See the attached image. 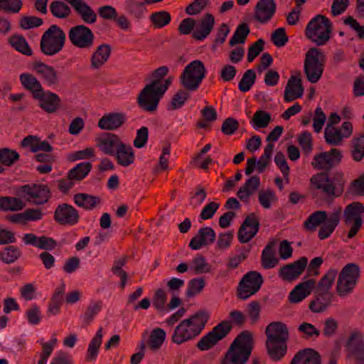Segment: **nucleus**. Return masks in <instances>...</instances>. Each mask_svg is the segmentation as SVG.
<instances>
[{"mask_svg": "<svg viewBox=\"0 0 364 364\" xmlns=\"http://www.w3.org/2000/svg\"><path fill=\"white\" fill-rule=\"evenodd\" d=\"M352 143L351 156L355 161H360L364 158V134L354 137Z\"/></svg>", "mask_w": 364, "mask_h": 364, "instance_id": "obj_56", "label": "nucleus"}, {"mask_svg": "<svg viewBox=\"0 0 364 364\" xmlns=\"http://www.w3.org/2000/svg\"><path fill=\"white\" fill-rule=\"evenodd\" d=\"M250 33V29L247 23L239 24L229 41V45L232 47L237 43H244Z\"/></svg>", "mask_w": 364, "mask_h": 364, "instance_id": "obj_47", "label": "nucleus"}, {"mask_svg": "<svg viewBox=\"0 0 364 364\" xmlns=\"http://www.w3.org/2000/svg\"><path fill=\"white\" fill-rule=\"evenodd\" d=\"M341 151L338 149H331L330 151H323L314 156L311 165L317 170L328 172L338 165L342 159Z\"/></svg>", "mask_w": 364, "mask_h": 364, "instance_id": "obj_14", "label": "nucleus"}, {"mask_svg": "<svg viewBox=\"0 0 364 364\" xmlns=\"http://www.w3.org/2000/svg\"><path fill=\"white\" fill-rule=\"evenodd\" d=\"M19 154L9 148L0 149V164L1 166H11L14 163L19 160Z\"/></svg>", "mask_w": 364, "mask_h": 364, "instance_id": "obj_51", "label": "nucleus"}, {"mask_svg": "<svg viewBox=\"0 0 364 364\" xmlns=\"http://www.w3.org/2000/svg\"><path fill=\"white\" fill-rule=\"evenodd\" d=\"M166 339V332L161 328L154 329L148 341L149 346L153 350L159 349Z\"/></svg>", "mask_w": 364, "mask_h": 364, "instance_id": "obj_53", "label": "nucleus"}, {"mask_svg": "<svg viewBox=\"0 0 364 364\" xmlns=\"http://www.w3.org/2000/svg\"><path fill=\"white\" fill-rule=\"evenodd\" d=\"M343 137L341 130L327 124L324 132V138L327 144L335 146L338 145L341 141Z\"/></svg>", "mask_w": 364, "mask_h": 364, "instance_id": "obj_54", "label": "nucleus"}, {"mask_svg": "<svg viewBox=\"0 0 364 364\" xmlns=\"http://www.w3.org/2000/svg\"><path fill=\"white\" fill-rule=\"evenodd\" d=\"M253 348L252 333L249 331H242L231 343L220 364H246Z\"/></svg>", "mask_w": 364, "mask_h": 364, "instance_id": "obj_5", "label": "nucleus"}, {"mask_svg": "<svg viewBox=\"0 0 364 364\" xmlns=\"http://www.w3.org/2000/svg\"><path fill=\"white\" fill-rule=\"evenodd\" d=\"M321 355L318 351L307 348L299 350L292 358L290 364H321Z\"/></svg>", "mask_w": 364, "mask_h": 364, "instance_id": "obj_30", "label": "nucleus"}, {"mask_svg": "<svg viewBox=\"0 0 364 364\" xmlns=\"http://www.w3.org/2000/svg\"><path fill=\"white\" fill-rule=\"evenodd\" d=\"M22 256L21 250L14 245H9L0 250V260L6 264H13Z\"/></svg>", "mask_w": 364, "mask_h": 364, "instance_id": "obj_41", "label": "nucleus"}, {"mask_svg": "<svg viewBox=\"0 0 364 364\" xmlns=\"http://www.w3.org/2000/svg\"><path fill=\"white\" fill-rule=\"evenodd\" d=\"M22 6L21 0H0V11L6 13H18Z\"/></svg>", "mask_w": 364, "mask_h": 364, "instance_id": "obj_60", "label": "nucleus"}, {"mask_svg": "<svg viewBox=\"0 0 364 364\" xmlns=\"http://www.w3.org/2000/svg\"><path fill=\"white\" fill-rule=\"evenodd\" d=\"M229 317L231 318V321H222L198 341L196 347L200 350H208L213 348L219 341L225 338L232 329V323L241 328L244 326L247 320L245 314L238 310L230 311Z\"/></svg>", "mask_w": 364, "mask_h": 364, "instance_id": "obj_3", "label": "nucleus"}, {"mask_svg": "<svg viewBox=\"0 0 364 364\" xmlns=\"http://www.w3.org/2000/svg\"><path fill=\"white\" fill-rule=\"evenodd\" d=\"M171 83V78L166 79L164 83L156 85L151 82L146 85L139 93L136 102L144 111L154 112L156 110L160 100L163 97Z\"/></svg>", "mask_w": 364, "mask_h": 364, "instance_id": "obj_6", "label": "nucleus"}, {"mask_svg": "<svg viewBox=\"0 0 364 364\" xmlns=\"http://www.w3.org/2000/svg\"><path fill=\"white\" fill-rule=\"evenodd\" d=\"M65 40L66 36L63 29L57 25H51L41 36V51L46 55H55L62 50Z\"/></svg>", "mask_w": 364, "mask_h": 364, "instance_id": "obj_7", "label": "nucleus"}, {"mask_svg": "<svg viewBox=\"0 0 364 364\" xmlns=\"http://www.w3.org/2000/svg\"><path fill=\"white\" fill-rule=\"evenodd\" d=\"M216 238L214 230L210 227L200 228L197 234L191 240L188 247L193 250H198L203 247L212 245Z\"/></svg>", "mask_w": 364, "mask_h": 364, "instance_id": "obj_19", "label": "nucleus"}, {"mask_svg": "<svg viewBox=\"0 0 364 364\" xmlns=\"http://www.w3.org/2000/svg\"><path fill=\"white\" fill-rule=\"evenodd\" d=\"M43 23V21L41 18L34 16H23L19 21L20 27L24 30L39 27Z\"/></svg>", "mask_w": 364, "mask_h": 364, "instance_id": "obj_62", "label": "nucleus"}, {"mask_svg": "<svg viewBox=\"0 0 364 364\" xmlns=\"http://www.w3.org/2000/svg\"><path fill=\"white\" fill-rule=\"evenodd\" d=\"M259 225V220L256 214H249L238 230L237 238L240 242L245 244L250 242L258 232Z\"/></svg>", "mask_w": 364, "mask_h": 364, "instance_id": "obj_16", "label": "nucleus"}, {"mask_svg": "<svg viewBox=\"0 0 364 364\" xmlns=\"http://www.w3.org/2000/svg\"><path fill=\"white\" fill-rule=\"evenodd\" d=\"M265 347L269 358L274 362L281 360L288 348L289 332L287 325L280 321L271 322L265 328Z\"/></svg>", "mask_w": 364, "mask_h": 364, "instance_id": "obj_1", "label": "nucleus"}, {"mask_svg": "<svg viewBox=\"0 0 364 364\" xmlns=\"http://www.w3.org/2000/svg\"><path fill=\"white\" fill-rule=\"evenodd\" d=\"M193 267L196 274L208 273L210 271V264L206 262L205 258L201 255H197L192 260Z\"/></svg>", "mask_w": 364, "mask_h": 364, "instance_id": "obj_61", "label": "nucleus"}, {"mask_svg": "<svg viewBox=\"0 0 364 364\" xmlns=\"http://www.w3.org/2000/svg\"><path fill=\"white\" fill-rule=\"evenodd\" d=\"M112 52L110 45L103 43L99 46L91 56V67L93 69H99L109 59Z\"/></svg>", "mask_w": 364, "mask_h": 364, "instance_id": "obj_32", "label": "nucleus"}, {"mask_svg": "<svg viewBox=\"0 0 364 364\" xmlns=\"http://www.w3.org/2000/svg\"><path fill=\"white\" fill-rule=\"evenodd\" d=\"M304 87L300 77L291 76L288 80L284 90V100L290 102L296 99L300 98L304 94Z\"/></svg>", "mask_w": 364, "mask_h": 364, "instance_id": "obj_28", "label": "nucleus"}, {"mask_svg": "<svg viewBox=\"0 0 364 364\" xmlns=\"http://www.w3.org/2000/svg\"><path fill=\"white\" fill-rule=\"evenodd\" d=\"M272 121L271 114L264 110H257L252 118L255 129L265 128Z\"/></svg>", "mask_w": 364, "mask_h": 364, "instance_id": "obj_57", "label": "nucleus"}, {"mask_svg": "<svg viewBox=\"0 0 364 364\" xmlns=\"http://www.w3.org/2000/svg\"><path fill=\"white\" fill-rule=\"evenodd\" d=\"M34 99L39 101V107L48 114L55 112L61 105L60 97L50 91L43 90Z\"/></svg>", "mask_w": 364, "mask_h": 364, "instance_id": "obj_21", "label": "nucleus"}, {"mask_svg": "<svg viewBox=\"0 0 364 364\" xmlns=\"http://www.w3.org/2000/svg\"><path fill=\"white\" fill-rule=\"evenodd\" d=\"M346 346L354 357L355 364H364V340L360 332H353L346 342Z\"/></svg>", "mask_w": 364, "mask_h": 364, "instance_id": "obj_20", "label": "nucleus"}, {"mask_svg": "<svg viewBox=\"0 0 364 364\" xmlns=\"http://www.w3.org/2000/svg\"><path fill=\"white\" fill-rule=\"evenodd\" d=\"M54 220L62 225H74L80 219L78 210L68 203L59 204L53 215Z\"/></svg>", "mask_w": 364, "mask_h": 364, "instance_id": "obj_18", "label": "nucleus"}, {"mask_svg": "<svg viewBox=\"0 0 364 364\" xmlns=\"http://www.w3.org/2000/svg\"><path fill=\"white\" fill-rule=\"evenodd\" d=\"M341 210L339 208L338 210L331 213L328 218L321 226L318 236L320 240H325L330 237L333 232L336 228L338 225L341 218Z\"/></svg>", "mask_w": 364, "mask_h": 364, "instance_id": "obj_31", "label": "nucleus"}, {"mask_svg": "<svg viewBox=\"0 0 364 364\" xmlns=\"http://www.w3.org/2000/svg\"><path fill=\"white\" fill-rule=\"evenodd\" d=\"M206 73L207 70L201 60H193L185 67L181 73L180 84L188 91H196L205 77Z\"/></svg>", "mask_w": 364, "mask_h": 364, "instance_id": "obj_9", "label": "nucleus"}, {"mask_svg": "<svg viewBox=\"0 0 364 364\" xmlns=\"http://www.w3.org/2000/svg\"><path fill=\"white\" fill-rule=\"evenodd\" d=\"M332 23L326 16L316 15L307 24L306 36L317 46L325 45L330 39Z\"/></svg>", "mask_w": 364, "mask_h": 364, "instance_id": "obj_8", "label": "nucleus"}, {"mask_svg": "<svg viewBox=\"0 0 364 364\" xmlns=\"http://www.w3.org/2000/svg\"><path fill=\"white\" fill-rule=\"evenodd\" d=\"M316 281L314 279L306 280L298 284L289 295V301L292 304H296L311 294L314 287Z\"/></svg>", "mask_w": 364, "mask_h": 364, "instance_id": "obj_27", "label": "nucleus"}, {"mask_svg": "<svg viewBox=\"0 0 364 364\" xmlns=\"http://www.w3.org/2000/svg\"><path fill=\"white\" fill-rule=\"evenodd\" d=\"M360 277V268L355 263L346 264L338 275L336 290L339 296H344L350 293L355 287Z\"/></svg>", "mask_w": 364, "mask_h": 364, "instance_id": "obj_11", "label": "nucleus"}, {"mask_svg": "<svg viewBox=\"0 0 364 364\" xmlns=\"http://www.w3.org/2000/svg\"><path fill=\"white\" fill-rule=\"evenodd\" d=\"M264 282L262 274L256 271L246 273L240 280L237 289V296L242 300L255 294Z\"/></svg>", "mask_w": 364, "mask_h": 364, "instance_id": "obj_12", "label": "nucleus"}, {"mask_svg": "<svg viewBox=\"0 0 364 364\" xmlns=\"http://www.w3.org/2000/svg\"><path fill=\"white\" fill-rule=\"evenodd\" d=\"M9 42L14 49L22 54L28 56L32 55V50L23 36L13 35L9 38Z\"/></svg>", "mask_w": 364, "mask_h": 364, "instance_id": "obj_44", "label": "nucleus"}, {"mask_svg": "<svg viewBox=\"0 0 364 364\" xmlns=\"http://www.w3.org/2000/svg\"><path fill=\"white\" fill-rule=\"evenodd\" d=\"M92 165L90 162H82L77 164L68 173L69 180L82 181L90 172Z\"/></svg>", "mask_w": 364, "mask_h": 364, "instance_id": "obj_39", "label": "nucleus"}, {"mask_svg": "<svg viewBox=\"0 0 364 364\" xmlns=\"http://www.w3.org/2000/svg\"><path fill=\"white\" fill-rule=\"evenodd\" d=\"M337 273V270L336 269H329L327 273L319 280L316 289L321 291L330 292V289L333 284Z\"/></svg>", "mask_w": 364, "mask_h": 364, "instance_id": "obj_50", "label": "nucleus"}, {"mask_svg": "<svg viewBox=\"0 0 364 364\" xmlns=\"http://www.w3.org/2000/svg\"><path fill=\"white\" fill-rule=\"evenodd\" d=\"M364 213V205L360 202H353L348 204L343 213V220L346 225H349L358 218H362Z\"/></svg>", "mask_w": 364, "mask_h": 364, "instance_id": "obj_37", "label": "nucleus"}, {"mask_svg": "<svg viewBox=\"0 0 364 364\" xmlns=\"http://www.w3.org/2000/svg\"><path fill=\"white\" fill-rule=\"evenodd\" d=\"M127 256H124L118 260H115L112 267V273L120 277V287L122 289H124L128 278L127 273L122 269V267L127 262Z\"/></svg>", "mask_w": 364, "mask_h": 364, "instance_id": "obj_48", "label": "nucleus"}, {"mask_svg": "<svg viewBox=\"0 0 364 364\" xmlns=\"http://www.w3.org/2000/svg\"><path fill=\"white\" fill-rule=\"evenodd\" d=\"M274 241L268 242L262 252L261 262L264 269H271L274 267L279 262V260L274 257L275 250Z\"/></svg>", "mask_w": 364, "mask_h": 364, "instance_id": "obj_38", "label": "nucleus"}, {"mask_svg": "<svg viewBox=\"0 0 364 364\" xmlns=\"http://www.w3.org/2000/svg\"><path fill=\"white\" fill-rule=\"evenodd\" d=\"M113 156L115 157L118 164L124 167L132 164L135 159L132 147L124 142L116 150Z\"/></svg>", "mask_w": 364, "mask_h": 364, "instance_id": "obj_33", "label": "nucleus"}, {"mask_svg": "<svg viewBox=\"0 0 364 364\" xmlns=\"http://www.w3.org/2000/svg\"><path fill=\"white\" fill-rule=\"evenodd\" d=\"M171 20V14L166 11L154 12L150 16V21L156 28L164 27L170 23Z\"/></svg>", "mask_w": 364, "mask_h": 364, "instance_id": "obj_52", "label": "nucleus"}, {"mask_svg": "<svg viewBox=\"0 0 364 364\" xmlns=\"http://www.w3.org/2000/svg\"><path fill=\"white\" fill-rule=\"evenodd\" d=\"M75 203L85 210H92L101 203L100 197L84 193H78L74 195Z\"/></svg>", "mask_w": 364, "mask_h": 364, "instance_id": "obj_35", "label": "nucleus"}, {"mask_svg": "<svg viewBox=\"0 0 364 364\" xmlns=\"http://www.w3.org/2000/svg\"><path fill=\"white\" fill-rule=\"evenodd\" d=\"M333 296L331 292H325L316 289L314 291V299L310 301L309 309L313 313L323 312L331 305Z\"/></svg>", "mask_w": 364, "mask_h": 364, "instance_id": "obj_26", "label": "nucleus"}, {"mask_svg": "<svg viewBox=\"0 0 364 364\" xmlns=\"http://www.w3.org/2000/svg\"><path fill=\"white\" fill-rule=\"evenodd\" d=\"M52 15L58 18H66L71 14L70 8L61 1H53L50 4Z\"/></svg>", "mask_w": 364, "mask_h": 364, "instance_id": "obj_49", "label": "nucleus"}, {"mask_svg": "<svg viewBox=\"0 0 364 364\" xmlns=\"http://www.w3.org/2000/svg\"><path fill=\"white\" fill-rule=\"evenodd\" d=\"M208 319V313L204 310H199L188 318L181 321L173 330L171 341L181 345L194 340L204 329Z\"/></svg>", "mask_w": 364, "mask_h": 364, "instance_id": "obj_4", "label": "nucleus"}, {"mask_svg": "<svg viewBox=\"0 0 364 364\" xmlns=\"http://www.w3.org/2000/svg\"><path fill=\"white\" fill-rule=\"evenodd\" d=\"M215 23V17L210 13H206L200 21L198 26L193 33V38L197 41H203L213 29Z\"/></svg>", "mask_w": 364, "mask_h": 364, "instance_id": "obj_29", "label": "nucleus"}, {"mask_svg": "<svg viewBox=\"0 0 364 364\" xmlns=\"http://www.w3.org/2000/svg\"><path fill=\"white\" fill-rule=\"evenodd\" d=\"M33 69L41 75L44 82L48 86L58 85L59 78L55 68L41 61L33 63Z\"/></svg>", "mask_w": 364, "mask_h": 364, "instance_id": "obj_25", "label": "nucleus"}, {"mask_svg": "<svg viewBox=\"0 0 364 364\" xmlns=\"http://www.w3.org/2000/svg\"><path fill=\"white\" fill-rule=\"evenodd\" d=\"M298 332L301 335V338L306 341H315L320 334L321 331L316 328L315 326L308 322L301 323L297 328Z\"/></svg>", "mask_w": 364, "mask_h": 364, "instance_id": "obj_42", "label": "nucleus"}, {"mask_svg": "<svg viewBox=\"0 0 364 364\" xmlns=\"http://www.w3.org/2000/svg\"><path fill=\"white\" fill-rule=\"evenodd\" d=\"M205 282L203 278H194L188 282L186 295L188 298H192L199 294L204 288Z\"/></svg>", "mask_w": 364, "mask_h": 364, "instance_id": "obj_58", "label": "nucleus"}, {"mask_svg": "<svg viewBox=\"0 0 364 364\" xmlns=\"http://www.w3.org/2000/svg\"><path fill=\"white\" fill-rule=\"evenodd\" d=\"M118 135L106 132L97 139V146L105 154L113 156L116 150L122 144Z\"/></svg>", "mask_w": 364, "mask_h": 364, "instance_id": "obj_22", "label": "nucleus"}, {"mask_svg": "<svg viewBox=\"0 0 364 364\" xmlns=\"http://www.w3.org/2000/svg\"><path fill=\"white\" fill-rule=\"evenodd\" d=\"M271 40L275 46L279 48L284 46L289 41L285 28L276 29L271 35Z\"/></svg>", "mask_w": 364, "mask_h": 364, "instance_id": "obj_64", "label": "nucleus"}, {"mask_svg": "<svg viewBox=\"0 0 364 364\" xmlns=\"http://www.w3.org/2000/svg\"><path fill=\"white\" fill-rule=\"evenodd\" d=\"M256 73L254 70H247L242 75L239 82L238 88L242 92L249 91L256 80Z\"/></svg>", "mask_w": 364, "mask_h": 364, "instance_id": "obj_55", "label": "nucleus"}, {"mask_svg": "<svg viewBox=\"0 0 364 364\" xmlns=\"http://www.w3.org/2000/svg\"><path fill=\"white\" fill-rule=\"evenodd\" d=\"M260 185V179L258 176H252L249 178L242 186L237 192V197L244 202L248 200Z\"/></svg>", "mask_w": 364, "mask_h": 364, "instance_id": "obj_34", "label": "nucleus"}, {"mask_svg": "<svg viewBox=\"0 0 364 364\" xmlns=\"http://www.w3.org/2000/svg\"><path fill=\"white\" fill-rule=\"evenodd\" d=\"M313 196H321L326 199L340 197L344 191L346 181L341 172H335L330 176L326 172H320L310 179Z\"/></svg>", "mask_w": 364, "mask_h": 364, "instance_id": "obj_2", "label": "nucleus"}, {"mask_svg": "<svg viewBox=\"0 0 364 364\" xmlns=\"http://www.w3.org/2000/svg\"><path fill=\"white\" fill-rule=\"evenodd\" d=\"M25 203L18 198L11 196L0 197V210L7 211H18L25 207Z\"/></svg>", "mask_w": 364, "mask_h": 364, "instance_id": "obj_40", "label": "nucleus"}, {"mask_svg": "<svg viewBox=\"0 0 364 364\" xmlns=\"http://www.w3.org/2000/svg\"><path fill=\"white\" fill-rule=\"evenodd\" d=\"M21 85L33 94V98L37 96L43 89L38 79L31 73H22L19 76Z\"/></svg>", "mask_w": 364, "mask_h": 364, "instance_id": "obj_36", "label": "nucleus"}, {"mask_svg": "<svg viewBox=\"0 0 364 364\" xmlns=\"http://www.w3.org/2000/svg\"><path fill=\"white\" fill-rule=\"evenodd\" d=\"M276 11L274 0H259L255 6L254 18L261 23L268 22Z\"/></svg>", "mask_w": 364, "mask_h": 364, "instance_id": "obj_23", "label": "nucleus"}, {"mask_svg": "<svg viewBox=\"0 0 364 364\" xmlns=\"http://www.w3.org/2000/svg\"><path fill=\"white\" fill-rule=\"evenodd\" d=\"M145 4H146L145 1L140 2L136 0H128L125 2V8L129 15L139 20L146 10Z\"/></svg>", "mask_w": 364, "mask_h": 364, "instance_id": "obj_45", "label": "nucleus"}, {"mask_svg": "<svg viewBox=\"0 0 364 364\" xmlns=\"http://www.w3.org/2000/svg\"><path fill=\"white\" fill-rule=\"evenodd\" d=\"M102 342V328H100L96 335L91 340L88 346L87 353L86 356L87 360H92L97 358L98 350Z\"/></svg>", "mask_w": 364, "mask_h": 364, "instance_id": "obj_46", "label": "nucleus"}, {"mask_svg": "<svg viewBox=\"0 0 364 364\" xmlns=\"http://www.w3.org/2000/svg\"><path fill=\"white\" fill-rule=\"evenodd\" d=\"M328 218L324 210H317L311 213L304 222V227L311 231L315 230L316 226L323 223Z\"/></svg>", "mask_w": 364, "mask_h": 364, "instance_id": "obj_43", "label": "nucleus"}, {"mask_svg": "<svg viewBox=\"0 0 364 364\" xmlns=\"http://www.w3.org/2000/svg\"><path fill=\"white\" fill-rule=\"evenodd\" d=\"M17 194L21 198L30 200L33 198L36 205H43L51 197V191L48 186L41 183H31L21 186L18 188Z\"/></svg>", "mask_w": 364, "mask_h": 364, "instance_id": "obj_13", "label": "nucleus"}, {"mask_svg": "<svg viewBox=\"0 0 364 364\" xmlns=\"http://www.w3.org/2000/svg\"><path fill=\"white\" fill-rule=\"evenodd\" d=\"M127 121L123 112H110L103 115L98 122V127L102 130L113 131L121 127Z\"/></svg>", "mask_w": 364, "mask_h": 364, "instance_id": "obj_24", "label": "nucleus"}, {"mask_svg": "<svg viewBox=\"0 0 364 364\" xmlns=\"http://www.w3.org/2000/svg\"><path fill=\"white\" fill-rule=\"evenodd\" d=\"M264 40L259 38L249 47L247 57L249 63L252 62L264 49Z\"/></svg>", "mask_w": 364, "mask_h": 364, "instance_id": "obj_63", "label": "nucleus"}, {"mask_svg": "<svg viewBox=\"0 0 364 364\" xmlns=\"http://www.w3.org/2000/svg\"><path fill=\"white\" fill-rule=\"evenodd\" d=\"M307 263L308 259L306 257H301L298 260L282 267L279 270V277L283 281L292 282L302 274Z\"/></svg>", "mask_w": 364, "mask_h": 364, "instance_id": "obj_17", "label": "nucleus"}, {"mask_svg": "<svg viewBox=\"0 0 364 364\" xmlns=\"http://www.w3.org/2000/svg\"><path fill=\"white\" fill-rule=\"evenodd\" d=\"M325 55L317 48H311L305 55L304 72L311 83L318 82L323 73Z\"/></svg>", "mask_w": 364, "mask_h": 364, "instance_id": "obj_10", "label": "nucleus"}, {"mask_svg": "<svg viewBox=\"0 0 364 364\" xmlns=\"http://www.w3.org/2000/svg\"><path fill=\"white\" fill-rule=\"evenodd\" d=\"M189 94L187 91L180 89L173 96L171 102V107L168 110H174L181 108L189 98Z\"/></svg>", "mask_w": 364, "mask_h": 364, "instance_id": "obj_59", "label": "nucleus"}, {"mask_svg": "<svg viewBox=\"0 0 364 364\" xmlns=\"http://www.w3.org/2000/svg\"><path fill=\"white\" fill-rule=\"evenodd\" d=\"M72 44L79 48L89 49L94 43L95 36L91 29L85 25L72 27L68 33Z\"/></svg>", "mask_w": 364, "mask_h": 364, "instance_id": "obj_15", "label": "nucleus"}]
</instances>
